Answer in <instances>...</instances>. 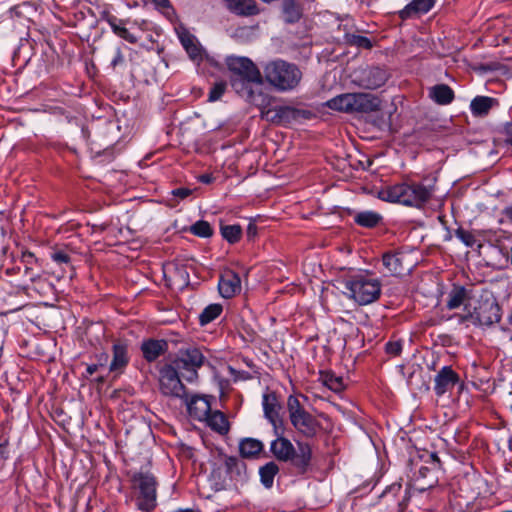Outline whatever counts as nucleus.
<instances>
[{
	"instance_id": "1a4fd4ad",
	"label": "nucleus",
	"mask_w": 512,
	"mask_h": 512,
	"mask_svg": "<svg viewBox=\"0 0 512 512\" xmlns=\"http://www.w3.org/2000/svg\"><path fill=\"white\" fill-rule=\"evenodd\" d=\"M205 356L199 348L190 347L179 351L177 357L170 362L188 382H194L198 378V369L202 367Z\"/></svg>"
},
{
	"instance_id": "bb28decb",
	"label": "nucleus",
	"mask_w": 512,
	"mask_h": 512,
	"mask_svg": "<svg viewBox=\"0 0 512 512\" xmlns=\"http://www.w3.org/2000/svg\"><path fill=\"white\" fill-rule=\"evenodd\" d=\"M382 219L383 217L379 213L370 210L358 212L354 216L355 223L365 228L376 227Z\"/></svg>"
},
{
	"instance_id": "2f4dec72",
	"label": "nucleus",
	"mask_w": 512,
	"mask_h": 512,
	"mask_svg": "<svg viewBox=\"0 0 512 512\" xmlns=\"http://www.w3.org/2000/svg\"><path fill=\"white\" fill-rule=\"evenodd\" d=\"M494 100L490 97L478 96L470 104L471 111L476 116L486 115L493 105Z\"/></svg>"
},
{
	"instance_id": "49530a36",
	"label": "nucleus",
	"mask_w": 512,
	"mask_h": 512,
	"mask_svg": "<svg viewBox=\"0 0 512 512\" xmlns=\"http://www.w3.org/2000/svg\"><path fill=\"white\" fill-rule=\"evenodd\" d=\"M213 179L214 178L210 174H202L198 177V180L204 184H210Z\"/></svg>"
},
{
	"instance_id": "09e8293b",
	"label": "nucleus",
	"mask_w": 512,
	"mask_h": 512,
	"mask_svg": "<svg viewBox=\"0 0 512 512\" xmlns=\"http://www.w3.org/2000/svg\"><path fill=\"white\" fill-rule=\"evenodd\" d=\"M108 359H109V355L107 353H102V354H100V356L98 358L97 364L99 365V367H103L108 362Z\"/></svg>"
},
{
	"instance_id": "ea45409f",
	"label": "nucleus",
	"mask_w": 512,
	"mask_h": 512,
	"mask_svg": "<svg viewBox=\"0 0 512 512\" xmlns=\"http://www.w3.org/2000/svg\"><path fill=\"white\" fill-rule=\"evenodd\" d=\"M455 235L456 237L461 240L467 247H472L476 240H475V237L474 235L467 231V230H464L462 228H458L456 231H455Z\"/></svg>"
},
{
	"instance_id": "5701e85b",
	"label": "nucleus",
	"mask_w": 512,
	"mask_h": 512,
	"mask_svg": "<svg viewBox=\"0 0 512 512\" xmlns=\"http://www.w3.org/2000/svg\"><path fill=\"white\" fill-rule=\"evenodd\" d=\"M387 80V74L380 68L369 69L363 79L361 80V86L366 89H377L385 84Z\"/></svg>"
},
{
	"instance_id": "4468645a",
	"label": "nucleus",
	"mask_w": 512,
	"mask_h": 512,
	"mask_svg": "<svg viewBox=\"0 0 512 512\" xmlns=\"http://www.w3.org/2000/svg\"><path fill=\"white\" fill-rule=\"evenodd\" d=\"M351 113H370L378 111L381 107V100L369 93H351Z\"/></svg>"
},
{
	"instance_id": "603ef678",
	"label": "nucleus",
	"mask_w": 512,
	"mask_h": 512,
	"mask_svg": "<svg viewBox=\"0 0 512 512\" xmlns=\"http://www.w3.org/2000/svg\"><path fill=\"white\" fill-rule=\"evenodd\" d=\"M123 61V55L122 53L118 50L116 52V55L114 57V59L112 60V65L113 66H116L117 64L121 63Z\"/></svg>"
},
{
	"instance_id": "3c124183",
	"label": "nucleus",
	"mask_w": 512,
	"mask_h": 512,
	"mask_svg": "<svg viewBox=\"0 0 512 512\" xmlns=\"http://www.w3.org/2000/svg\"><path fill=\"white\" fill-rule=\"evenodd\" d=\"M98 368H99L98 364L88 365L87 368H86L87 375L88 376L93 375L98 370Z\"/></svg>"
},
{
	"instance_id": "6e6d98bb",
	"label": "nucleus",
	"mask_w": 512,
	"mask_h": 512,
	"mask_svg": "<svg viewBox=\"0 0 512 512\" xmlns=\"http://www.w3.org/2000/svg\"><path fill=\"white\" fill-rule=\"evenodd\" d=\"M504 214L510 218L512 220V206L510 207H507L505 210H504Z\"/></svg>"
},
{
	"instance_id": "b1692460",
	"label": "nucleus",
	"mask_w": 512,
	"mask_h": 512,
	"mask_svg": "<svg viewBox=\"0 0 512 512\" xmlns=\"http://www.w3.org/2000/svg\"><path fill=\"white\" fill-rule=\"evenodd\" d=\"M429 97L439 105H448L454 99V92L448 85L438 84L429 88Z\"/></svg>"
},
{
	"instance_id": "de8ad7c7",
	"label": "nucleus",
	"mask_w": 512,
	"mask_h": 512,
	"mask_svg": "<svg viewBox=\"0 0 512 512\" xmlns=\"http://www.w3.org/2000/svg\"><path fill=\"white\" fill-rule=\"evenodd\" d=\"M237 290H219L222 297L229 299L236 295Z\"/></svg>"
},
{
	"instance_id": "aec40b11",
	"label": "nucleus",
	"mask_w": 512,
	"mask_h": 512,
	"mask_svg": "<svg viewBox=\"0 0 512 512\" xmlns=\"http://www.w3.org/2000/svg\"><path fill=\"white\" fill-rule=\"evenodd\" d=\"M167 342L165 340L149 339L141 345L143 357L148 361H155L159 356L165 353Z\"/></svg>"
},
{
	"instance_id": "79ce46f5",
	"label": "nucleus",
	"mask_w": 512,
	"mask_h": 512,
	"mask_svg": "<svg viewBox=\"0 0 512 512\" xmlns=\"http://www.w3.org/2000/svg\"><path fill=\"white\" fill-rule=\"evenodd\" d=\"M385 351L392 356H399L402 352V343L400 341H389L385 345Z\"/></svg>"
},
{
	"instance_id": "f8f14e48",
	"label": "nucleus",
	"mask_w": 512,
	"mask_h": 512,
	"mask_svg": "<svg viewBox=\"0 0 512 512\" xmlns=\"http://www.w3.org/2000/svg\"><path fill=\"white\" fill-rule=\"evenodd\" d=\"M175 30L183 48L189 57L193 61H201L203 58V49L197 38L182 25L176 27Z\"/></svg>"
},
{
	"instance_id": "39448f33",
	"label": "nucleus",
	"mask_w": 512,
	"mask_h": 512,
	"mask_svg": "<svg viewBox=\"0 0 512 512\" xmlns=\"http://www.w3.org/2000/svg\"><path fill=\"white\" fill-rule=\"evenodd\" d=\"M266 81L279 91L294 89L300 82L302 73L294 64L276 60L264 67Z\"/></svg>"
},
{
	"instance_id": "bf43d9fd",
	"label": "nucleus",
	"mask_w": 512,
	"mask_h": 512,
	"mask_svg": "<svg viewBox=\"0 0 512 512\" xmlns=\"http://www.w3.org/2000/svg\"><path fill=\"white\" fill-rule=\"evenodd\" d=\"M23 305H17V306H14L13 308L10 309V311H16V310H19Z\"/></svg>"
},
{
	"instance_id": "f03ea898",
	"label": "nucleus",
	"mask_w": 512,
	"mask_h": 512,
	"mask_svg": "<svg viewBox=\"0 0 512 512\" xmlns=\"http://www.w3.org/2000/svg\"><path fill=\"white\" fill-rule=\"evenodd\" d=\"M432 195L429 187L417 182H402L385 187L378 192L381 200L406 206L421 207Z\"/></svg>"
},
{
	"instance_id": "37998d69",
	"label": "nucleus",
	"mask_w": 512,
	"mask_h": 512,
	"mask_svg": "<svg viewBox=\"0 0 512 512\" xmlns=\"http://www.w3.org/2000/svg\"><path fill=\"white\" fill-rule=\"evenodd\" d=\"M427 458L428 459H426L425 462L431 464L433 469L441 467L440 459L436 453H427Z\"/></svg>"
},
{
	"instance_id": "f704fd0d",
	"label": "nucleus",
	"mask_w": 512,
	"mask_h": 512,
	"mask_svg": "<svg viewBox=\"0 0 512 512\" xmlns=\"http://www.w3.org/2000/svg\"><path fill=\"white\" fill-rule=\"evenodd\" d=\"M108 22L110 24L111 29L115 34H117L119 37L125 39L126 41L130 43L137 42V37L129 32V30L123 26H121L115 17H111L108 19Z\"/></svg>"
},
{
	"instance_id": "423d86ee",
	"label": "nucleus",
	"mask_w": 512,
	"mask_h": 512,
	"mask_svg": "<svg viewBox=\"0 0 512 512\" xmlns=\"http://www.w3.org/2000/svg\"><path fill=\"white\" fill-rule=\"evenodd\" d=\"M475 300L468 303L471 310L466 318L475 319L480 325L491 326L501 320V308L492 293L476 290Z\"/></svg>"
},
{
	"instance_id": "a878e982",
	"label": "nucleus",
	"mask_w": 512,
	"mask_h": 512,
	"mask_svg": "<svg viewBox=\"0 0 512 512\" xmlns=\"http://www.w3.org/2000/svg\"><path fill=\"white\" fill-rule=\"evenodd\" d=\"M228 8L240 15H253L257 13L254 0H225Z\"/></svg>"
},
{
	"instance_id": "7ed1b4c3",
	"label": "nucleus",
	"mask_w": 512,
	"mask_h": 512,
	"mask_svg": "<svg viewBox=\"0 0 512 512\" xmlns=\"http://www.w3.org/2000/svg\"><path fill=\"white\" fill-rule=\"evenodd\" d=\"M271 452L279 461H290L299 474H304L308 470L312 459V448L309 443L297 442L296 451L291 441L282 436L272 441Z\"/></svg>"
},
{
	"instance_id": "ddd939ff",
	"label": "nucleus",
	"mask_w": 512,
	"mask_h": 512,
	"mask_svg": "<svg viewBox=\"0 0 512 512\" xmlns=\"http://www.w3.org/2000/svg\"><path fill=\"white\" fill-rule=\"evenodd\" d=\"M459 375L451 366L442 367L434 379V391L437 396H443L459 382Z\"/></svg>"
},
{
	"instance_id": "c03bdc74",
	"label": "nucleus",
	"mask_w": 512,
	"mask_h": 512,
	"mask_svg": "<svg viewBox=\"0 0 512 512\" xmlns=\"http://www.w3.org/2000/svg\"><path fill=\"white\" fill-rule=\"evenodd\" d=\"M192 194V190L189 188H177L172 191V195L180 199H185Z\"/></svg>"
},
{
	"instance_id": "680f3d73",
	"label": "nucleus",
	"mask_w": 512,
	"mask_h": 512,
	"mask_svg": "<svg viewBox=\"0 0 512 512\" xmlns=\"http://www.w3.org/2000/svg\"><path fill=\"white\" fill-rule=\"evenodd\" d=\"M179 512H191V510L187 509V510H180Z\"/></svg>"
},
{
	"instance_id": "f3484780",
	"label": "nucleus",
	"mask_w": 512,
	"mask_h": 512,
	"mask_svg": "<svg viewBox=\"0 0 512 512\" xmlns=\"http://www.w3.org/2000/svg\"><path fill=\"white\" fill-rule=\"evenodd\" d=\"M347 288L379 287L381 283L368 271H354L345 280Z\"/></svg>"
},
{
	"instance_id": "8fccbe9b",
	"label": "nucleus",
	"mask_w": 512,
	"mask_h": 512,
	"mask_svg": "<svg viewBox=\"0 0 512 512\" xmlns=\"http://www.w3.org/2000/svg\"><path fill=\"white\" fill-rule=\"evenodd\" d=\"M257 233V227L255 224L253 223H250L247 227V235L248 237L252 238L256 235Z\"/></svg>"
},
{
	"instance_id": "2eb2a0df",
	"label": "nucleus",
	"mask_w": 512,
	"mask_h": 512,
	"mask_svg": "<svg viewBox=\"0 0 512 512\" xmlns=\"http://www.w3.org/2000/svg\"><path fill=\"white\" fill-rule=\"evenodd\" d=\"M262 405L265 417L269 422L277 429L278 422H281L279 417V411L281 405L278 400V396L275 392H268L263 394Z\"/></svg>"
},
{
	"instance_id": "a19ab883",
	"label": "nucleus",
	"mask_w": 512,
	"mask_h": 512,
	"mask_svg": "<svg viewBox=\"0 0 512 512\" xmlns=\"http://www.w3.org/2000/svg\"><path fill=\"white\" fill-rule=\"evenodd\" d=\"M226 89V84L224 82L216 83L210 90L208 95V101L215 102L219 100L224 94Z\"/></svg>"
},
{
	"instance_id": "393cba45",
	"label": "nucleus",
	"mask_w": 512,
	"mask_h": 512,
	"mask_svg": "<svg viewBox=\"0 0 512 512\" xmlns=\"http://www.w3.org/2000/svg\"><path fill=\"white\" fill-rule=\"evenodd\" d=\"M262 450V442L254 438H244L239 443V452L244 458L256 457Z\"/></svg>"
},
{
	"instance_id": "c9c22d12",
	"label": "nucleus",
	"mask_w": 512,
	"mask_h": 512,
	"mask_svg": "<svg viewBox=\"0 0 512 512\" xmlns=\"http://www.w3.org/2000/svg\"><path fill=\"white\" fill-rule=\"evenodd\" d=\"M50 257L59 265H68L71 262V253L67 247H54L50 253Z\"/></svg>"
},
{
	"instance_id": "cd10ccee",
	"label": "nucleus",
	"mask_w": 512,
	"mask_h": 512,
	"mask_svg": "<svg viewBox=\"0 0 512 512\" xmlns=\"http://www.w3.org/2000/svg\"><path fill=\"white\" fill-rule=\"evenodd\" d=\"M351 93L340 94L326 102V106L339 112L351 113Z\"/></svg>"
},
{
	"instance_id": "864d4df0",
	"label": "nucleus",
	"mask_w": 512,
	"mask_h": 512,
	"mask_svg": "<svg viewBox=\"0 0 512 512\" xmlns=\"http://www.w3.org/2000/svg\"><path fill=\"white\" fill-rule=\"evenodd\" d=\"M34 254L31 253V252H26L23 254V259H24V262L27 263V264H31L32 261L34 260Z\"/></svg>"
},
{
	"instance_id": "4be33fe9",
	"label": "nucleus",
	"mask_w": 512,
	"mask_h": 512,
	"mask_svg": "<svg viewBox=\"0 0 512 512\" xmlns=\"http://www.w3.org/2000/svg\"><path fill=\"white\" fill-rule=\"evenodd\" d=\"M127 346L122 343L113 345V359L109 370L117 374L121 373L128 364Z\"/></svg>"
},
{
	"instance_id": "6e6552de",
	"label": "nucleus",
	"mask_w": 512,
	"mask_h": 512,
	"mask_svg": "<svg viewBox=\"0 0 512 512\" xmlns=\"http://www.w3.org/2000/svg\"><path fill=\"white\" fill-rule=\"evenodd\" d=\"M225 473L224 478L216 482L217 490H239L247 481V466L244 461L235 456L223 457L222 465L219 467Z\"/></svg>"
},
{
	"instance_id": "c85d7f7f",
	"label": "nucleus",
	"mask_w": 512,
	"mask_h": 512,
	"mask_svg": "<svg viewBox=\"0 0 512 512\" xmlns=\"http://www.w3.org/2000/svg\"><path fill=\"white\" fill-rule=\"evenodd\" d=\"M319 380L331 391L339 393L344 390L343 378L331 371L320 372Z\"/></svg>"
},
{
	"instance_id": "6ab92c4d",
	"label": "nucleus",
	"mask_w": 512,
	"mask_h": 512,
	"mask_svg": "<svg viewBox=\"0 0 512 512\" xmlns=\"http://www.w3.org/2000/svg\"><path fill=\"white\" fill-rule=\"evenodd\" d=\"M381 290H344L343 295L356 305H368L380 297Z\"/></svg>"
},
{
	"instance_id": "4c0bfd02",
	"label": "nucleus",
	"mask_w": 512,
	"mask_h": 512,
	"mask_svg": "<svg viewBox=\"0 0 512 512\" xmlns=\"http://www.w3.org/2000/svg\"><path fill=\"white\" fill-rule=\"evenodd\" d=\"M190 231L194 235L203 237V238L210 237L213 234V229H212L211 225L207 221H203V220H200V221H197L196 223H194L191 226Z\"/></svg>"
},
{
	"instance_id": "9b49d317",
	"label": "nucleus",
	"mask_w": 512,
	"mask_h": 512,
	"mask_svg": "<svg viewBox=\"0 0 512 512\" xmlns=\"http://www.w3.org/2000/svg\"><path fill=\"white\" fill-rule=\"evenodd\" d=\"M212 399V396L207 395H193L189 398L186 392V397L183 400L187 406L189 416L195 420L204 421L212 411Z\"/></svg>"
},
{
	"instance_id": "9d476101",
	"label": "nucleus",
	"mask_w": 512,
	"mask_h": 512,
	"mask_svg": "<svg viewBox=\"0 0 512 512\" xmlns=\"http://www.w3.org/2000/svg\"><path fill=\"white\" fill-rule=\"evenodd\" d=\"M181 373L173 366L166 363L159 369V389L165 396L184 399L186 387L180 379Z\"/></svg>"
},
{
	"instance_id": "5fc2aeb1",
	"label": "nucleus",
	"mask_w": 512,
	"mask_h": 512,
	"mask_svg": "<svg viewBox=\"0 0 512 512\" xmlns=\"http://www.w3.org/2000/svg\"><path fill=\"white\" fill-rule=\"evenodd\" d=\"M507 134H508V141L512 145V124L508 126L507 128Z\"/></svg>"
},
{
	"instance_id": "412c9836",
	"label": "nucleus",
	"mask_w": 512,
	"mask_h": 512,
	"mask_svg": "<svg viewBox=\"0 0 512 512\" xmlns=\"http://www.w3.org/2000/svg\"><path fill=\"white\" fill-rule=\"evenodd\" d=\"M204 421L211 430L220 435H226L230 431V423L226 415L219 410L211 411Z\"/></svg>"
},
{
	"instance_id": "a18cd8bd",
	"label": "nucleus",
	"mask_w": 512,
	"mask_h": 512,
	"mask_svg": "<svg viewBox=\"0 0 512 512\" xmlns=\"http://www.w3.org/2000/svg\"><path fill=\"white\" fill-rule=\"evenodd\" d=\"M355 43L360 46V47H363V48H366V49H369L372 47V44L370 42V40L366 37H363V36H357L355 38Z\"/></svg>"
},
{
	"instance_id": "f257e3e1",
	"label": "nucleus",
	"mask_w": 512,
	"mask_h": 512,
	"mask_svg": "<svg viewBox=\"0 0 512 512\" xmlns=\"http://www.w3.org/2000/svg\"><path fill=\"white\" fill-rule=\"evenodd\" d=\"M228 70L232 73L230 82L234 90L245 96L258 107H267L270 99L262 92L256 93L252 85L261 86L262 75L256 65L247 57L229 56L226 58Z\"/></svg>"
},
{
	"instance_id": "c756f323",
	"label": "nucleus",
	"mask_w": 512,
	"mask_h": 512,
	"mask_svg": "<svg viewBox=\"0 0 512 512\" xmlns=\"http://www.w3.org/2000/svg\"><path fill=\"white\" fill-rule=\"evenodd\" d=\"M278 472L279 467L273 461L268 462L264 466L260 467V480L265 488H271L273 486L274 477L278 474Z\"/></svg>"
},
{
	"instance_id": "7c9ffc66",
	"label": "nucleus",
	"mask_w": 512,
	"mask_h": 512,
	"mask_svg": "<svg viewBox=\"0 0 512 512\" xmlns=\"http://www.w3.org/2000/svg\"><path fill=\"white\" fill-rule=\"evenodd\" d=\"M382 263L387 272L391 275H400L403 273L401 259L396 254L386 253L383 255Z\"/></svg>"
},
{
	"instance_id": "473e14b6",
	"label": "nucleus",
	"mask_w": 512,
	"mask_h": 512,
	"mask_svg": "<svg viewBox=\"0 0 512 512\" xmlns=\"http://www.w3.org/2000/svg\"><path fill=\"white\" fill-rule=\"evenodd\" d=\"M223 311L221 304L213 303L204 308L202 313L199 315V323L205 326L215 320Z\"/></svg>"
},
{
	"instance_id": "a211bd4d",
	"label": "nucleus",
	"mask_w": 512,
	"mask_h": 512,
	"mask_svg": "<svg viewBox=\"0 0 512 512\" xmlns=\"http://www.w3.org/2000/svg\"><path fill=\"white\" fill-rule=\"evenodd\" d=\"M434 3L435 0H413L399 11V17L402 20H406L420 14H425L430 11Z\"/></svg>"
},
{
	"instance_id": "052dcab7",
	"label": "nucleus",
	"mask_w": 512,
	"mask_h": 512,
	"mask_svg": "<svg viewBox=\"0 0 512 512\" xmlns=\"http://www.w3.org/2000/svg\"><path fill=\"white\" fill-rule=\"evenodd\" d=\"M510 261H511V264H512V247H511V250H510Z\"/></svg>"
},
{
	"instance_id": "0eeeda50",
	"label": "nucleus",
	"mask_w": 512,
	"mask_h": 512,
	"mask_svg": "<svg viewBox=\"0 0 512 512\" xmlns=\"http://www.w3.org/2000/svg\"><path fill=\"white\" fill-rule=\"evenodd\" d=\"M289 419L295 430L306 438H314L322 430L321 423L300 403L296 396L287 399Z\"/></svg>"
},
{
	"instance_id": "58836bf2",
	"label": "nucleus",
	"mask_w": 512,
	"mask_h": 512,
	"mask_svg": "<svg viewBox=\"0 0 512 512\" xmlns=\"http://www.w3.org/2000/svg\"><path fill=\"white\" fill-rule=\"evenodd\" d=\"M284 15L287 22L293 23L300 18L301 12L298 6L289 4L284 9Z\"/></svg>"
},
{
	"instance_id": "4d7b16f0",
	"label": "nucleus",
	"mask_w": 512,
	"mask_h": 512,
	"mask_svg": "<svg viewBox=\"0 0 512 512\" xmlns=\"http://www.w3.org/2000/svg\"><path fill=\"white\" fill-rule=\"evenodd\" d=\"M155 4L160 6H166L168 3V0H152Z\"/></svg>"
},
{
	"instance_id": "20e7f679",
	"label": "nucleus",
	"mask_w": 512,
	"mask_h": 512,
	"mask_svg": "<svg viewBox=\"0 0 512 512\" xmlns=\"http://www.w3.org/2000/svg\"><path fill=\"white\" fill-rule=\"evenodd\" d=\"M130 483L136 508L141 512H153L158 505L156 476L150 471H137L131 475Z\"/></svg>"
},
{
	"instance_id": "13d9d810",
	"label": "nucleus",
	"mask_w": 512,
	"mask_h": 512,
	"mask_svg": "<svg viewBox=\"0 0 512 512\" xmlns=\"http://www.w3.org/2000/svg\"><path fill=\"white\" fill-rule=\"evenodd\" d=\"M426 471H428V468H427V467H421V468L419 469V473H420V474H422L423 476H425Z\"/></svg>"
},
{
	"instance_id": "dca6fc26",
	"label": "nucleus",
	"mask_w": 512,
	"mask_h": 512,
	"mask_svg": "<svg viewBox=\"0 0 512 512\" xmlns=\"http://www.w3.org/2000/svg\"><path fill=\"white\" fill-rule=\"evenodd\" d=\"M474 290H451L447 301V308L450 310L464 306V310L469 314L471 307L468 303L475 300L477 293H472Z\"/></svg>"
},
{
	"instance_id": "72a5a7b5",
	"label": "nucleus",
	"mask_w": 512,
	"mask_h": 512,
	"mask_svg": "<svg viewBox=\"0 0 512 512\" xmlns=\"http://www.w3.org/2000/svg\"><path fill=\"white\" fill-rule=\"evenodd\" d=\"M240 286V277L232 270H226L221 275L218 288H239Z\"/></svg>"
},
{
	"instance_id": "e433bc0d",
	"label": "nucleus",
	"mask_w": 512,
	"mask_h": 512,
	"mask_svg": "<svg viewBox=\"0 0 512 512\" xmlns=\"http://www.w3.org/2000/svg\"><path fill=\"white\" fill-rule=\"evenodd\" d=\"M221 234L225 240L233 244L239 241L242 229L240 225H226L221 227Z\"/></svg>"
}]
</instances>
